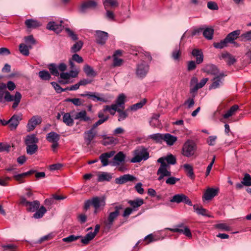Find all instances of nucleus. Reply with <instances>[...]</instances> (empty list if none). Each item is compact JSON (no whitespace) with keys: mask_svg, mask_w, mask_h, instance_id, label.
Returning <instances> with one entry per match:
<instances>
[{"mask_svg":"<svg viewBox=\"0 0 251 251\" xmlns=\"http://www.w3.org/2000/svg\"><path fill=\"white\" fill-rule=\"evenodd\" d=\"M242 183L247 186H251V177L248 174H245Z\"/></svg>","mask_w":251,"mask_h":251,"instance_id":"60","label":"nucleus"},{"mask_svg":"<svg viewBox=\"0 0 251 251\" xmlns=\"http://www.w3.org/2000/svg\"><path fill=\"white\" fill-rule=\"evenodd\" d=\"M239 109L237 105H234L224 115L223 117L225 119H227L232 116Z\"/></svg>","mask_w":251,"mask_h":251,"instance_id":"42","label":"nucleus"},{"mask_svg":"<svg viewBox=\"0 0 251 251\" xmlns=\"http://www.w3.org/2000/svg\"><path fill=\"white\" fill-rule=\"evenodd\" d=\"M40 203L38 201H34L32 202L27 203V206L26 207L27 210L29 212H35L40 207Z\"/></svg>","mask_w":251,"mask_h":251,"instance_id":"36","label":"nucleus"},{"mask_svg":"<svg viewBox=\"0 0 251 251\" xmlns=\"http://www.w3.org/2000/svg\"><path fill=\"white\" fill-rule=\"evenodd\" d=\"M112 178V174L108 172H101L99 175L98 177V181L99 182H102L104 181H110Z\"/></svg>","mask_w":251,"mask_h":251,"instance_id":"35","label":"nucleus"},{"mask_svg":"<svg viewBox=\"0 0 251 251\" xmlns=\"http://www.w3.org/2000/svg\"><path fill=\"white\" fill-rule=\"evenodd\" d=\"M183 167L187 175L191 178H194V174L192 166L189 164H185Z\"/></svg>","mask_w":251,"mask_h":251,"instance_id":"47","label":"nucleus"},{"mask_svg":"<svg viewBox=\"0 0 251 251\" xmlns=\"http://www.w3.org/2000/svg\"><path fill=\"white\" fill-rule=\"evenodd\" d=\"M22 119V115H13L8 120L9 127L10 130L16 129Z\"/></svg>","mask_w":251,"mask_h":251,"instance_id":"18","label":"nucleus"},{"mask_svg":"<svg viewBox=\"0 0 251 251\" xmlns=\"http://www.w3.org/2000/svg\"><path fill=\"white\" fill-rule=\"evenodd\" d=\"M126 102V96L124 94H120L117 98L115 103L112 104L110 106L105 105L104 107L103 111H110L113 110L115 111L117 109V107L125 108V103Z\"/></svg>","mask_w":251,"mask_h":251,"instance_id":"5","label":"nucleus"},{"mask_svg":"<svg viewBox=\"0 0 251 251\" xmlns=\"http://www.w3.org/2000/svg\"><path fill=\"white\" fill-rule=\"evenodd\" d=\"M157 175L159 176L158 180L161 181L165 176H170L171 172L167 170V168H159L156 173Z\"/></svg>","mask_w":251,"mask_h":251,"instance_id":"31","label":"nucleus"},{"mask_svg":"<svg viewBox=\"0 0 251 251\" xmlns=\"http://www.w3.org/2000/svg\"><path fill=\"white\" fill-rule=\"evenodd\" d=\"M63 165L61 163H56L50 165L49 166V169L50 171H58L61 169Z\"/></svg>","mask_w":251,"mask_h":251,"instance_id":"61","label":"nucleus"},{"mask_svg":"<svg viewBox=\"0 0 251 251\" xmlns=\"http://www.w3.org/2000/svg\"><path fill=\"white\" fill-rule=\"evenodd\" d=\"M146 103V100L144 99L139 102L134 104L130 106V109L132 111H136L141 108Z\"/></svg>","mask_w":251,"mask_h":251,"instance_id":"54","label":"nucleus"},{"mask_svg":"<svg viewBox=\"0 0 251 251\" xmlns=\"http://www.w3.org/2000/svg\"><path fill=\"white\" fill-rule=\"evenodd\" d=\"M83 45V43L81 41H79L76 42L73 45V46L71 48V51L72 52L75 53L79 51Z\"/></svg>","mask_w":251,"mask_h":251,"instance_id":"50","label":"nucleus"},{"mask_svg":"<svg viewBox=\"0 0 251 251\" xmlns=\"http://www.w3.org/2000/svg\"><path fill=\"white\" fill-rule=\"evenodd\" d=\"M38 146L36 144L26 145V152L27 154L32 155L37 151Z\"/></svg>","mask_w":251,"mask_h":251,"instance_id":"52","label":"nucleus"},{"mask_svg":"<svg viewBox=\"0 0 251 251\" xmlns=\"http://www.w3.org/2000/svg\"><path fill=\"white\" fill-rule=\"evenodd\" d=\"M75 119L79 120L84 122H88L91 121L90 117L87 116V112L85 110H82L76 113L74 117Z\"/></svg>","mask_w":251,"mask_h":251,"instance_id":"29","label":"nucleus"},{"mask_svg":"<svg viewBox=\"0 0 251 251\" xmlns=\"http://www.w3.org/2000/svg\"><path fill=\"white\" fill-rule=\"evenodd\" d=\"M47 210L44 206H42L39 209L38 208L35 211L33 217L35 219H39L42 218L44 214L46 212Z\"/></svg>","mask_w":251,"mask_h":251,"instance_id":"43","label":"nucleus"},{"mask_svg":"<svg viewBox=\"0 0 251 251\" xmlns=\"http://www.w3.org/2000/svg\"><path fill=\"white\" fill-rule=\"evenodd\" d=\"M100 228V225H97L95 226L94 231L88 233L84 238H82L81 240V243L85 245L88 244L89 242L93 239L96 236V234L99 231Z\"/></svg>","mask_w":251,"mask_h":251,"instance_id":"17","label":"nucleus"},{"mask_svg":"<svg viewBox=\"0 0 251 251\" xmlns=\"http://www.w3.org/2000/svg\"><path fill=\"white\" fill-rule=\"evenodd\" d=\"M149 69V66L144 61L139 64L136 68V74L139 77H145Z\"/></svg>","mask_w":251,"mask_h":251,"instance_id":"12","label":"nucleus"},{"mask_svg":"<svg viewBox=\"0 0 251 251\" xmlns=\"http://www.w3.org/2000/svg\"><path fill=\"white\" fill-rule=\"evenodd\" d=\"M82 238H84V237H82L81 236H75L74 235H71L68 237L64 238L62 239V240L65 242L70 243L73 241H75L79 238L82 239Z\"/></svg>","mask_w":251,"mask_h":251,"instance_id":"56","label":"nucleus"},{"mask_svg":"<svg viewBox=\"0 0 251 251\" xmlns=\"http://www.w3.org/2000/svg\"><path fill=\"white\" fill-rule=\"evenodd\" d=\"M106 198L104 196L95 197L92 198V205L95 208V213H97V210L102 209L105 205Z\"/></svg>","mask_w":251,"mask_h":251,"instance_id":"10","label":"nucleus"},{"mask_svg":"<svg viewBox=\"0 0 251 251\" xmlns=\"http://www.w3.org/2000/svg\"><path fill=\"white\" fill-rule=\"evenodd\" d=\"M95 36L96 42L99 44L102 45L105 43L108 38V34L106 32L97 30L96 32Z\"/></svg>","mask_w":251,"mask_h":251,"instance_id":"19","label":"nucleus"},{"mask_svg":"<svg viewBox=\"0 0 251 251\" xmlns=\"http://www.w3.org/2000/svg\"><path fill=\"white\" fill-rule=\"evenodd\" d=\"M84 71L88 76L94 77L97 75V74L94 71L93 68L88 65H85L84 66Z\"/></svg>","mask_w":251,"mask_h":251,"instance_id":"46","label":"nucleus"},{"mask_svg":"<svg viewBox=\"0 0 251 251\" xmlns=\"http://www.w3.org/2000/svg\"><path fill=\"white\" fill-rule=\"evenodd\" d=\"M195 95L193 96V98H189L187 100H186L184 103L183 105L186 106V108L187 109H190L193 107L195 104V100L194 97Z\"/></svg>","mask_w":251,"mask_h":251,"instance_id":"55","label":"nucleus"},{"mask_svg":"<svg viewBox=\"0 0 251 251\" xmlns=\"http://www.w3.org/2000/svg\"><path fill=\"white\" fill-rule=\"evenodd\" d=\"M97 3L93 0H89L85 2L81 5L80 11L82 13H85L87 9L95 8L97 6Z\"/></svg>","mask_w":251,"mask_h":251,"instance_id":"25","label":"nucleus"},{"mask_svg":"<svg viewBox=\"0 0 251 251\" xmlns=\"http://www.w3.org/2000/svg\"><path fill=\"white\" fill-rule=\"evenodd\" d=\"M181 55L180 46L176 47L173 51L172 57L175 60H178Z\"/></svg>","mask_w":251,"mask_h":251,"instance_id":"53","label":"nucleus"},{"mask_svg":"<svg viewBox=\"0 0 251 251\" xmlns=\"http://www.w3.org/2000/svg\"><path fill=\"white\" fill-rule=\"evenodd\" d=\"M167 229L173 232L183 233L186 236L189 238H191L192 237V235L190 229L188 228V227L185 226L183 223H180L176 225L175 228H168Z\"/></svg>","mask_w":251,"mask_h":251,"instance_id":"7","label":"nucleus"},{"mask_svg":"<svg viewBox=\"0 0 251 251\" xmlns=\"http://www.w3.org/2000/svg\"><path fill=\"white\" fill-rule=\"evenodd\" d=\"M228 42L226 40V38L223 40L221 41L219 43H214L213 45L215 48L222 49L227 46Z\"/></svg>","mask_w":251,"mask_h":251,"instance_id":"59","label":"nucleus"},{"mask_svg":"<svg viewBox=\"0 0 251 251\" xmlns=\"http://www.w3.org/2000/svg\"><path fill=\"white\" fill-rule=\"evenodd\" d=\"M163 157L166 161L168 164L174 165L176 163V158L172 154L168 155L166 157Z\"/></svg>","mask_w":251,"mask_h":251,"instance_id":"58","label":"nucleus"},{"mask_svg":"<svg viewBox=\"0 0 251 251\" xmlns=\"http://www.w3.org/2000/svg\"><path fill=\"white\" fill-rule=\"evenodd\" d=\"M192 54L196 57L197 64H200L203 62V55L202 52L201 50L195 49L193 50Z\"/></svg>","mask_w":251,"mask_h":251,"instance_id":"30","label":"nucleus"},{"mask_svg":"<svg viewBox=\"0 0 251 251\" xmlns=\"http://www.w3.org/2000/svg\"><path fill=\"white\" fill-rule=\"evenodd\" d=\"M203 71L208 74L213 75L214 76L219 74L217 68L212 64H209L205 66L203 68Z\"/></svg>","mask_w":251,"mask_h":251,"instance_id":"27","label":"nucleus"},{"mask_svg":"<svg viewBox=\"0 0 251 251\" xmlns=\"http://www.w3.org/2000/svg\"><path fill=\"white\" fill-rule=\"evenodd\" d=\"M113 62L112 65L113 67L121 66L124 62L122 59L118 58V57H113Z\"/></svg>","mask_w":251,"mask_h":251,"instance_id":"64","label":"nucleus"},{"mask_svg":"<svg viewBox=\"0 0 251 251\" xmlns=\"http://www.w3.org/2000/svg\"><path fill=\"white\" fill-rule=\"evenodd\" d=\"M25 142L26 145H33L36 144L38 142V139L35 134H31L26 137Z\"/></svg>","mask_w":251,"mask_h":251,"instance_id":"39","label":"nucleus"},{"mask_svg":"<svg viewBox=\"0 0 251 251\" xmlns=\"http://www.w3.org/2000/svg\"><path fill=\"white\" fill-rule=\"evenodd\" d=\"M3 97L6 101H14L12 104V108L14 109L18 106L22 98V95L20 92H16L13 96L10 94V92L6 91V84L0 83V102H3Z\"/></svg>","mask_w":251,"mask_h":251,"instance_id":"1","label":"nucleus"},{"mask_svg":"<svg viewBox=\"0 0 251 251\" xmlns=\"http://www.w3.org/2000/svg\"><path fill=\"white\" fill-rule=\"evenodd\" d=\"M97 134V130L92 126L90 129L84 132V139L87 145H90L93 140L96 137Z\"/></svg>","mask_w":251,"mask_h":251,"instance_id":"13","label":"nucleus"},{"mask_svg":"<svg viewBox=\"0 0 251 251\" xmlns=\"http://www.w3.org/2000/svg\"><path fill=\"white\" fill-rule=\"evenodd\" d=\"M125 108L117 107V109L115 111L119 112L118 121H121L124 120L127 117V114L126 111H123Z\"/></svg>","mask_w":251,"mask_h":251,"instance_id":"48","label":"nucleus"},{"mask_svg":"<svg viewBox=\"0 0 251 251\" xmlns=\"http://www.w3.org/2000/svg\"><path fill=\"white\" fill-rule=\"evenodd\" d=\"M60 137V135L56 132H51L48 133V142L52 143L51 148L53 152H56L57 150Z\"/></svg>","mask_w":251,"mask_h":251,"instance_id":"9","label":"nucleus"},{"mask_svg":"<svg viewBox=\"0 0 251 251\" xmlns=\"http://www.w3.org/2000/svg\"><path fill=\"white\" fill-rule=\"evenodd\" d=\"M221 58L224 59L228 65H233L236 61L235 58L228 52L223 53Z\"/></svg>","mask_w":251,"mask_h":251,"instance_id":"32","label":"nucleus"},{"mask_svg":"<svg viewBox=\"0 0 251 251\" xmlns=\"http://www.w3.org/2000/svg\"><path fill=\"white\" fill-rule=\"evenodd\" d=\"M100 95H101V94L99 93L88 92L87 97L94 101H100L104 102H107L109 101L108 99L100 97Z\"/></svg>","mask_w":251,"mask_h":251,"instance_id":"28","label":"nucleus"},{"mask_svg":"<svg viewBox=\"0 0 251 251\" xmlns=\"http://www.w3.org/2000/svg\"><path fill=\"white\" fill-rule=\"evenodd\" d=\"M42 122V118L40 116L36 115L33 116L30 119L27 123L26 127L27 131L29 132L33 130L36 126L41 124Z\"/></svg>","mask_w":251,"mask_h":251,"instance_id":"11","label":"nucleus"},{"mask_svg":"<svg viewBox=\"0 0 251 251\" xmlns=\"http://www.w3.org/2000/svg\"><path fill=\"white\" fill-rule=\"evenodd\" d=\"M63 122L68 126H72L74 124L73 119L69 113H65L63 116Z\"/></svg>","mask_w":251,"mask_h":251,"instance_id":"44","label":"nucleus"},{"mask_svg":"<svg viewBox=\"0 0 251 251\" xmlns=\"http://www.w3.org/2000/svg\"><path fill=\"white\" fill-rule=\"evenodd\" d=\"M114 211L108 213L106 218L103 220V224L107 229H110L113 226L115 221L117 219L120 213V210L123 209L122 204H116L114 207Z\"/></svg>","mask_w":251,"mask_h":251,"instance_id":"2","label":"nucleus"},{"mask_svg":"<svg viewBox=\"0 0 251 251\" xmlns=\"http://www.w3.org/2000/svg\"><path fill=\"white\" fill-rule=\"evenodd\" d=\"M193 208L194 211L198 214L209 217V215L207 214V210L201 206H199L198 205L195 204L193 205Z\"/></svg>","mask_w":251,"mask_h":251,"instance_id":"41","label":"nucleus"},{"mask_svg":"<svg viewBox=\"0 0 251 251\" xmlns=\"http://www.w3.org/2000/svg\"><path fill=\"white\" fill-rule=\"evenodd\" d=\"M31 48V45H26L24 43L20 44L19 50L21 54L25 56H28L29 54V49Z\"/></svg>","mask_w":251,"mask_h":251,"instance_id":"38","label":"nucleus"},{"mask_svg":"<svg viewBox=\"0 0 251 251\" xmlns=\"http://www.w3.org/2000/svg\"><path fill=\"white\" fill-rule=\"evenodd\" d=\"M218 194V190L214 188H209L206 189L204 193L202 199L205 200H210Z\"/></svg>","mask_w":251,"mask_h":251,"instance_id":"23","label":"nucleus"},{"mask_svg":"<svg viewBox=\"0 0 251 251\" xmlns=\"http://www.w3.org/2000/svg\"><path fill=\"white\" fill-rule=\"evenodd\" d=\"M208 78H202L201 81L198 83V84H197L195 86L192 87V88H190V92L191 94L197 93L198 89L203 87L205 84L206 83V82L208 81Z\"/></svg>","mask_w":251,"mask_h":251,"instance_id":"33","label":"nucleus"},{"mask_svg":"<svg viewBox=\"0 0 251 251\" xmlns=\"http://www.w3.org/2000/svg\"><path fill=\"white\" fill-rule=\"evenodd\" d=\"M214 30L212 28H206L203 31V36L208 40L212 39Z\"/></svg>","mask_w":251,"mask_h":251,"instance_id":"49","label":"nucleus"},{"mask_svg":"<svg viewBox=\"0 0 251 251\" xmlns=\"http://www.w3.org/2000/svg\"><path fill=\"white\" fill-rule=\"evenodd\" d=\"M49 69L50 70V73L52 75L56 76H58L59 75V73L58 71L57 67L55 64H50L49 65Z\"/></svg>","mask_w":251,"mask_h":251,"instance_id":"57","label":"nucleus"},{"mask_svg":"<svg viewBox=\"0 0 251 251\" xmlns=\"http://www.w3.org/2000/svg\"><path fill=\"white\" fill-rule=\"evenodd\" d=\"M163 135L164 134L158 133L150 135L149 137L156 143H162L163 142Z\"/></svg>","mask_w":251,"mask_h":251,"instance_id":"45","label":"nucleus"},{"mask_svg":"<svg viewBox=\"0 0 251 251\" xmlns=\"http://www.w3.org/2000/svg\"><path fill=\"white\" fill-rule=\"evenodd\" d=\"M197 149V145L194 141L187 140L182 146L181 153L183 155L189 157L194 155Z\"/></svg>","mask_w":251,"mask_h":251,"instance_id":"4","label":"nucleus"},{"mask_svg":"<svg viewBox=\"0 0 251 251\" xmlns=\"http://www.w3.org/2000/svg\"><path fill=\"white\" fill-rule=\"evenodd\" d=\"M241 34L240 30H234L230 33H229L226 37V40L228 42V43H233L236 46H238V44L236 42H234V40H236Z\"/></svg>","mask_w":251,"mask_h":251,"instance_id":"20","label":"nucleus"},{"mask_svg":"<svg viewBox=\"0 0 251 251\" xmlns=\"http://www.w3.org/2000/svg\"><path fill=\"white\" fill-rule=\"evenodd\" d=\"M25 24L28 29L36 28L41 26L42 25L41 22L33 19L25 20Z\"/></svg>","mask_w":251,"mask_h":251,"instance_id":"24","label":"nucleus"},{"mask_svg":"<svg viewBox=\"0 0 251 251\" xmlns=\"http://www.w3.org/2000/svg\"><path fill=\"white\" fill-rule=\"evenodd\" d=\"M137 181V178L130 174H126L116 178L115 182L118 184H123L127 182H133Z\"/></svg>","mask_w":251,"mask_h":251,"instance_id":"14","label":"nucleus"},{"mask_svg":"<svg viewBox=\"0 0 251 251\" xmlns=\"http://www.w3.org/2000/svg\"><path fill=\"white\" fill-rule=\"evenodd\" d=\"M128 203L135 209L141 206L144 203V200L142 199L138 198L133 201L130 200Z\"/></svg>","mask_w":251,"mask_h":251,"instance_id":"40","label":"nucleus"},{"mask_svg":"<svg viewBox=\"0 0 251 251\" xmlns=\"http://www.w3.org/2000/svg\"><path fill=\"white\" fill-rule=\"evenodd\" d=\"M126 160V155L122 151L118 152L113 157L111 164L113 166H119L125 163Z\"/></svg>","mask_w":251,"mask_h":251,"instance_id":"16","label":"nucleus"},{"mask_svg":"<svg viewBox=\"0 0 251 251\" xmlns=\"http://www.w3.org/2000/svg\"><path fill=\"white\" fill-rule=\"evenodd\" d=\"M118 142V140L113 137L104 136L101 144L104 146L116 145Z\"/></svg>","mask_w":251,"mask_h":251,"instance_id":"34","label":"nucleus"},{"mask_svg":"<svg viewBox=\"0 0 251 251\" xmlns=\"http://www.w3.org/2000/svg\"><path fill=\"white\" fill-rule=\"evenodd\" d=\"M134 157L131 159L132 163H139L142 160H147L150 157L147 149L143 146L139 147L133 152Z\"/></svg>","mask_w":251,"mask_h":251,"instance_id":"3","label":"nucleus"},{"mask_svg":"<svg viewBox=\"0 0 251 251\" xmlns=\"http://www.w3.org/2000/svg\"><path fill=\"white\" fill-rule=\"evenodd\" d=\"M225 75L223 73H220L215 76L212 79V83L210 85L209 89H216L222 85Z\"/></svg>","mask_w":251,"mask_h":251,"instance_id":"15","label":"nucleus"},{"mask_svg":"<svg viewBox=\"0 0 251 251\" xmlns=\"http://www.w3.org/2000/svg\"><path fill=\"white\" fill-rule=\"evenodd\" d=\"M177 137L170 133L164 134L163 141L165 142L168 146H173L177 141Z\"/></svg>","mask_w":251,"mask_h":251,"instance_id":"26","label":"nucleus"},{"mask_svg":"<svg viewBox=\"0 0 251 251\" xmlns=\"http://www.w3.org/2000/svg\"><path fill=\"white\" fill-rule=\"evenodd\" d=\"M67 197L62 195H58L57 194H53L50 196V199H48V211L51 210V216L54 215L56 210L55 208L52 207L53 205L57 204V201L63 200L66 199Z\"/></svg>","mask_w":251,"mask_h":251,"instance_id":"6","label":"nucleus"},{"mask_svg":"<svg viewBox=\"0 0 251 251\" xmlns=\"http://www.w3.org/2000/svg\"><path fill=\"white\" fill-rule=\"evenodd\" d=\"M4 251H15L17 249V246L14 244H7L2 246Z\"/></svg>","mask_w":251,"mask_h":251,"instance_id":"63","label":"nucleus"},{"mask_svg":"<svg viewBox=\"0 0 251 251\" xmlns=\"http://www.w3.org/2000/svg\"><path fill=\"white\" fill-rule=\"evenodd\" d=\"M70 78L69 72H62L60 74V79L58 82L61 84H66L70 83Z\"/></svg>","mask_w":251,"mask_h":251,"instance_id":"37","label":"nucleus"},{"mask_svg":"<svg viewBox=\"0 0 251 251\" xmlns=\"http://www.w3.org/2000/svg\"><path fill=\"white\" fill-rule=\"evenodd\" d=\"M62 21L60 22L59 24H57L55 22H50L48 23V29L50 30H52L56 33H59L61 32L63 28V26L61 25Z\"/></svg>","mask_w":251,"mask_h":251,"instance_id":"21","label":"nucleus"},{"mask_svg":"<svg viewBox=\"0 0 251 251\" xmlns=\"http://www.w3.org/2000/svg\"><path fill=\"white\" fill-rule=\"evenodd\" d=\"M215 227L225 231H230L231 228L225 223H220L215 225Z\"/></svg>","mask_w":251,"mask_h":251,"instance_id":"62","label":"nucleus"},{"mask_svg":"<svg viewBox=\"0 0 251 251\" xmlns=\"http://www.w3.org/2000/svg\"><path fill=\"white\" fill-rule=\"evenodd\" d=\"M115 153V151H110L109 152L102 153L100 156L102 166H106L108 165V159L112 157Z\"/></svg>","mask_w":251,"mask_h":251,"instance_id":"22","label":"nucleus"},{"mask_svg":"<svg viewBox=\"0 0 251 251\" xmlns=\"http://www.w3.org/2000/svg\"><path fill=\"white\" fill-rule=\"evenodd\" d=\"M103 5L105 9H107L109 6L117 7L118 6V3L116 0H104Z\"/></svg>","mask_w":251,"mask_h":251,"instance_id":"51","label":"nucleus"},{"mask_svg":"<svg viewBox=\"0 0 251 251\" xmlns=\"http://www.w3.org/2000/svg\"><path fill=\"white\" fill-rule=\"evenodd\" d=\"M171 202H176L179 203L184 202L190 206H192V202L189 198L183 194H178L174 195L170 200Z\"/></svg>","mask_w":251,"mask_h":251,"instance_id":"8","label":"nucleus"}]
</instances>
